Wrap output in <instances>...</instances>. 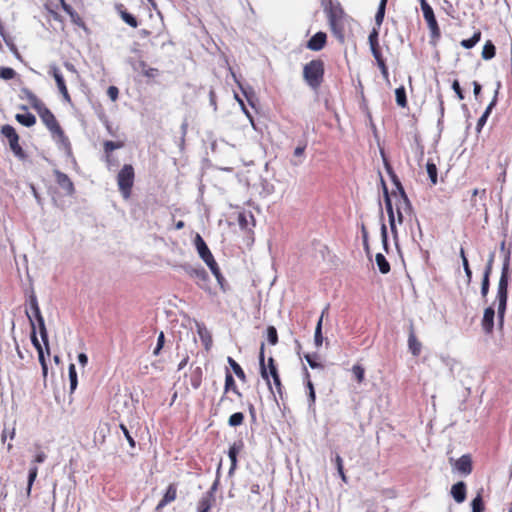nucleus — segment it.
<instances>
[{
  "mask_svg": "<svg viewBox=\"0 0 512 512\" xmlns=\"http://www.w3.org/2000/svg\"><path fill=\"white\" fill-rule=\"evenodd\" d=\"M427 25L430 30L431 37L439 38L440 37V28H439L437 20L431 21V22L427 23Z\"/></svg>",
  "mask_w": 512,
  "mask_h": 512,
  "instance_id": "49",
  "label": "nucleus"
},
{
  "mask_svg": "<svg viewBox=\"0 0 512 512\" xmlns=\"http://www.w3.org/2000/svg\"><path fill=\"white\" fill-rule=\"evenodd\" d=\"M451 495L457 503H462L466 499V484L460 481L451 488Z\"/></svg>",
  "mask_w": 512,
  "mask_h": 512,
  "instance_id": "23",
  "label": "nucleus"
},
{
  "mask_svg": "<svg viewBox=\"0 0 512 512\" xmlns=\"http://www.w3.org/2000/svg\"><path fill=\"white\" fill-rule=\"evenodd\" d=\"M500 86H501V83L498 82L497 89L495 91V94H494V97H493L492 101L489 103V105L486 107L484 113L478 119L477 125H476L477 131H480L483 128V126L485 125V123H486V121H487V119H488L492 109L495 107V105L497 103L498 90H499Z\"/></svg>",
  "mask_w": 512,
  "mask_h": 512,
  "instance_id": "18",
  "label": "nucleus"
},
{
  "mask_svg": "<svg viewBox=\"0 0 512 512\" xmlns=\"http://www.w3.org/2000/svg\"><path fill=\"white\" fill-rule=\"evenodd\" d=\"M122 20L132 28H136L138 26V21L134 15L127 11H121Z\"/></svg>",
  "mask_w": 512,
  "mask_h": 512,
  "instance_id": "40",
  "label": "nucleus"
},
{
  "mask_svg": "<svg viewBox=\"0 0 512 512\" xmlns=\"http://www.w3.org/2000/svg\"><path fill=\"white\" fill-rule=\"evenodd\" d=\"M352 373L355 376L358 383L363 382L364 376H365V370L361 365H359V364L353 365Z\"/></svg>",
  "mask_w": 512,
  "mask_h": 512,
  "instance_id": "44",
  "label": "nucleus"
},
{
  "mask_svg": "<svg viewBox=\"0 0 512 512\" xmlns=\"http://www.w3.org/2000/svg\"><path fill=\"white\" fill-rule=\"evenodd\" d=\"M457 471L464 475H469L472 471V460L467 454L462 455L454 464Z\"/></svg>",
  "mask_w": 512,
  "mask_h": 512,
  "instance_id": "19",
  "label": "nucleus"
},
{
  "mask_svg": "<svg viewBox=\"0 0 512 512\" xmlns=\"http://www.w3.org/2000/svg\"><path fill=\"white\" fill-rule=\"evenodd\" d=\"M158 70L155 68L147 67L143 70V74L148 78H153L157 75Z\"/></svg>",
  "mask_w": 512,
  "mask_h": 512,
  "instance_id": "64",
  "label": "nucleus"
},
{
  "mask_svg": "<svg viewBox=\"0 0 512 512\" xmlns=\"http://www.w3.org/2000/svg\"><path fill=\"white\" fill-rule=\"evenodd\" d=\"M438 101H439V114H440V117L438 119V127H441V125L443 123L444 110H445L442 95H438Z\"/></svg>",
  "mask_w": 512,
  "mask_h": 512,
  "instance_id": "53",
  "label": "nucleus"
},
{
  "mask_svg": "<svg viewBox=\"0 0 512 512\" xmlns=\"http://www.w3.org/2000/svg\"><path fill=\"white\" fill-rule=\"evenodd\" d=\"M463 269H464V272H465L466 277H467V282H468V283H470V282H471V280H472V271H471V269H470V266H469L468 260H465V261H464Z\"/></svg>",
  "mask_w": 512,
  "mask_h": 512,
  "instance_id": "63",
  "label": "nucleus"
},
{
  "mask_svg": "<svg viewBox=\"0 0 512 512\" xmlns=\"http://www.w3.org/2000/svg\"><path fill=\"white\" fill-rule=\"evenodd\" d=\"M224 391H225V393H227L228 391H233L239 397L242 396L241 392L238 390V388L235 384V380H234L232 374L229 371L226 372Z\"/></svg>",
  "mask_w": 512,
  "mask_h": 512,
  "instance_id": "28",
  "label": "nucleus"
},
{
  "mask_svg": "<svg viewBox=\"0 0 512 512\" xmlns=\"http://www.w3.org/2000/svg\"><path fill=\"white\" fill-rule=\"evenodd\" d=\"M20 98L26 99L35 110L44 104L30 89L26 87L21 88Z\"/></svg>",
  "mask_w": 512,
  "mask_h": 512,
  "instance_id": "21",
  "label": "nucleus"
},
{
  "mask_svg": "<svg viewBox=\"0 0 512 512\" xmlns=\"http://www.w3.org/2000/svg\"><path fill=\"white\" fill-rule=\"evenodd\" d=\"M68 374L70 381V392L73 393L78 384L76 367L73 363H71L68 367Z\"/></svg>",
  "mask_w": 512,
  "mask_h": 512,
  "instance_id": "34",
  "label": "nucleus"
},
{
  "mask_svg": "<svg viewBox=\"0 0 512 512\" xmlns=\"http://www.w3.org/2000/svg\"><path fill=\"white\" fill-rule=\"evenodd\" d=\"M391 177H392L393 183L396 186V189L399 192L398 194L393 193V196L396 198L395 210H396V214H397V219H398V222L401 224L403 222L404 214L411 213L412 206H411V203L404 191V188H403L401 182L397 178V176L394 173H391Z\"/></svg>",
  "mask_w": 512,
  "mask_h": 512,
  "instance_id": "4",
  "label": "nucleus"
},
{
  "mask_svg": "<svg viewBox=\"0 0 512 512\" xmlns=\"http://www.w3.org/2000/svg\"><path fill=\"white\" fill-rule=\"evenodd\" d=\"M422 12H423V17H424L426 23L436 20V17L434 15V11H433L432 7H430L429 9L423 10Z\"/></svg>",
  "mask_w": 512,
  "mask_h": 512,
  "instance_id": "55",
  "label": "nucleus"
},
{
  "mask_svg": "<svg viewBox=\"0 0 512 512\" xmlns=\"http://www.w3.org/2000/svg\"><path fill=\"white\" fill-rule=\"evenodd\" d=\"M396 103L398 106L404 108L407 106L406 90L404 86H400L395 90Z\"/></svg>",
  "mask_w": 512,
  "mask_h": 512,
  "instance_id": "33",
  "label": "nucleus"
},
{
  "mask_svg": "<svg viewBox=\"0 0 512 512\" xmlns=\"http://www.w3.org/2000/svg\"><path fill=\"white\" fill-rule=\"evenodd\" d=\"M375 260L378 269L382 274H387L390 272V264L382 253H377Z\"/></svg>",
  "mask_w": 512,
  "mask_h": 512,
  "instance_id": "30",
  "label": "nucleus"
},
{
  "mask_svg": "<svg viewBox=\"0 0 512 512\" xmlns=\"http://www.w3.org/2000/svg\"><path fill=\"white\" fill-rule=\"evenodd\" d=\"M264 343L261 344L260 353H259V365H260V373L264 380L267 381L269 389L272 390V385L269 377H273L274 375H278V370L275 364V361L272 357L268 359V367L265 365V355H264Z\"/></svg>",
  "mask_w": 512,
  "mask_h": 512,
  "instance_id": "7",
  "label": "nucleus"
},
{
  "mask_svg": "<svg viewBox=\"0 0 512 512\" xmlns=\"http://www.w3.org/2000/svg\"><path fill=\"white\" fill-rule=\"evenodd\" d=\"M36 111L47 129L51 132L52 137L57 140V142H59L64 148L70 149L69 139L66 137L54 114L45 106V104H43Z\"/></svg>",
  "mask_w": 512,
  "mask_h": 512,
  "instance_id": "2",
  "label": "nucleus"
},
{
  "mask_svg": "<svg viewBox=\"0 0 512 512\" xmlns=\"http://www.w3.org/2000/svg\"><path fill=\"white\" fill-rule=\"evenodd\" d=\"M201 378H202V371L198 367V368L195 369V371L191 375V379H190L191 386L194 389H198L200 387V385H201Z\"/></svg>",
  "mask_w": 512,
  "mask_h": 512,
  "instance_id": "42",
  "label": "nucleus"
},
{
  "mask_svg": "<svg viewBox=\"0 0 512 512\" xmlns=\"http://www.w3.org/2000/svg\"><path fill=\"white\" fill-rule=\"evenodd\" d=\"M493 261H494V252L490 253L489 259L487 261V265L485 267L484 273H487L488 276H490V274H491Z\"/></svg>",
  "mask_w": 512,
  "mask_h": 512,
  "instance_id": "62",
  "label": "nucleus"
},
{
  "mask_svg": "<svg viewBox=\"0 0 512 512\" xmlns=\"http://www.w3.org/2000/svg\"><path fill=\"white\" fill-rule=\"evenodd\" d=\"M361 234H362V241H363V247L367 254L370 253V247H369V239H368V231L364 224L361 225Z\"/></svg>",
  "mask_w": 512,
  "mask_h": 512,
  "instance_id": "51",
  "label": "nucleus"
},
{
  "mask_svg": "<svg viewBox=\"0 0 512 512\" xmlns=\"http://www.w3.org/2000/svg\"><path fill=\"white\" fill-rule=\"evenodd\" d=\"M244 447V443L242 440L235 441L232 445H230L228 450V457L231 461V466L229 469V475H232L237 468V457L238 454L242 451Z\"/></svg>",
  "mask_w": 512,
  "mask_h": 512,
  "instance_id": "14",
  "label": "nucleus"
},
{
  "mask_svg": "<svg viewBox=\"0 0 512 512\" xmlns=\"http://www.w3.org/2000/svg\"><path fill=\"white\" fill-rule=\"evenodd\" d=\"M177 498V485L175 483L169 484L166 489V492L163 495V498L157 504L155 510L157 512L161 511L165 506L169 503L173 502Z\"/></svg>",
  "mask_w": 512,
  "mask_h": 512,
  "instance_id": "15",
  "label": "nucleus"
},
{
  "mask_svg": "<svg viewBox=\"0 0 512 512\" xmlns=\"http://www.w3.org/2000/svg\"><path fill=\"white\" fill-rule=\"evenodd\" d=\"M220 468H221V464L219 465V467L217 469L216 479L214 480V482L211 485V487L209 488V490L207 492H205V494H207L209 496L215 497V493H216V491L218 489V486L220 484Z\"/></svg>",
  "mask_w": 512,
  "mask_h": 512,
  "instance_id": "43",
  "label": "nucleus"
},
{
  "mask_svg": "<svg viewBox=\"0 0 512 512\" xmlns=\"http://www.w3.org/2000/svg\"><path fill=\"white\" fill-rule=\"evenodd\" d=\"M107 95L112 101H116L119 95V90L116 86H110L107 90Z\"/></svg>",
  "mask_w": 512,
  "mask_h": 512,
  "instance_id": "58",
  "label": "nucleus"
},
{
  "mask_svg": "<svg viewBox=\"0 0 512 512\" xmlns=\"http://www.w3.org/2000/svg\"><path fill=\"white\" fill-rule=\"evenodd\" d=\"M426 170H427L429 179L431 181V184L436 185L437 184V175H438L436 164H434L431 161H428L426 164Z\"/></svg>",
  "mask_w": 512,
  "mask_h": 512,
  "instance_id": "35",
  "label": "nucleus"
},
{
  "mask_svg": "<svg viewBox=\"0 0 512 512\" xmlns=\"http://www.w3.org/2000/svg\"><path fill=\"white\" fill-rule=\"evenodd\" d=\"M134 177V168L130 164H125L117 175L118 188L124 199H128L131 196Z\"/></svg>",
  "mask_w": 512,
  "mask_h": 512,
  "instance_id": "5",
  "label": "nucleus"
},
{
  "mask_svg": "<svg viewBox=\"0 0 512 512\" xmlns=\"http://www.w3.org/2000/svg\"><path fill=\"white\" fill-rule=\"evenodd\" d=\"M381 182H382V186H383L384 200H385L386 211H387L388 218H389L390 229H391L394 239L396 240L397 239V229H396V219H395L394 207H393L392 200H391V197L388 192V188H387L384 180L381 179Z\"/></svg>",
  "mask_w": 512,
  "mask_h": 512,
  "instance_id": "11",
  "label": "nucleus"
},
{
  "mask_svg": "<svg viewBox=\"0 0 512 512\" xmlns=\"http://www.w3.org/2000/svg\"><path fill=\"white\" fill-rule=\"evenodd\" d=\"M305 359L307 361V363L309 364V366L312 368V369H315V368H323L322 364L316 362L314 359H313V356L310 355V354H306L305 355Z\"/></svg>",
  "mask_w": 512,
  "mask_h": 512,
  "instance_id": "59",
  "label": "nucleus"
},
{
  "mask_svg": "<svg viewBox=\"0 0 512 512\" xmlns=\"http://www.w3.org/2000/svg\"><path fill=\"white\" fill-rule=\"evenodd\" d=\"M1 133L4 137H6L9 141L10 149L20 159H24L26 157L22 147L19 145V136L16 133L15 129L11 125H4L1 128Z\"/></svg>",
  "mask_w": 512,
  "mask_h": 512,
  "instance_id": "8",
  "label": "nucleus"
},
{
  "mask_svg": "<svg viewBox=\"0 0 512 512\" xmlns=\"http://www.w3.org/2000/svg\"><path fill=\"white\" fill-rule=\"evenodd\" d=\"M370 47L371 46H378V31L377 29H373L368 37Z\"/></svg>",
  "mask_w": 512,
  "mask_h": 512,
  "instance_id": "56",
  "label": "nucleus"
},
{
  "mask_svg": "<svg viewBox=\"0 0 512 512\" xmlns=\"http://www.w3.org/2000/svg\"><path fill=\"white\" fill-rule=\"evenodd\" d=\"M303 77L311 88L317 89L320 87L324 78V62L321 59H314L305 64Z\"/></svg>",
  "mask_w": 512,
  "mask_h": 512,
  "instance_id": "3",
  "label": "nucleus"
},
{
  "mask_svg": "<svg viewBox=\"0 0 512 512\" xmlns=\"http://www.w3.org/2000/svg\"><path fill=\"white\" fill-rule=\"evenodd\" d=\"M480 39H481V32L476 31V32H474L472 37H470L468 39H463L460 44L465 49H471L480 41Z\"/></svg>",
  "mask_w": 512,
  "mask_h": 512,
  "instance_id": "32",
  "label": "nucleus"
},
{
  "mask_svg": "<svg viewBox=\"0 0 512 512\" xmlns=\"http://www.w3.org/2000/svg\"><path fill=\"white\" fill-rule=\"evenodd\" d=\"M49 74L53 76V78L57 84L58 90L61 93L63 99L66 102L70 103L71 97H70L68 89L66 87L64 77L56 64H51L49 66Z\"/></svg>",
  "mask_w": 512,
  "mask_h": 512,
  "instance_id": "10",
  "label": "nucleus"
},
{
  "mask_svg": "<svg viewBox=\"0 0 512 512\" xmlns=\"http://www.w3.org/2000/svg\"><path fill=\"white\" fill-rule=\"evenodd\" d=\"M496 54V48L495 45L491 40L486 41V43L483 46V50L481 53V56L484 60H491L495 57Z\"/></svg>",
  "mask_w": 512,
  "mask_h": 512,
  "instance_id": "29",
  "label": "nucleus"
},
{
  "mask_svg": "<svg viewBox=\"0 0 512 512\" xmlns=\"http://www.w3.org/2000/svg\"><path fill=\"white\" fill-rule=\"evenodd\" d=\"M510 256L511 252L508 250L504 256L501 275L498 282L497 288V296L496 299L498 301V311L497 317L499 326L502 327L504 324V317L507 308V300H508V285H509V266H510Z\"/></svg>",
  "mask_w": 512,
  "mask_h": 512,
  "instance_id": "1",
  "label": "nucleus"
},
{
  "mask_svg": "<svg viewBox=\"0 0 512 512\" xmlns=\"http://www.w3.org/2000/svg\"><path fill=\"white\" fill-rule=\"evenodd\" d=\"M46 459H47V455L43 451H38L35 454L34 459L31 463V466L28 471V481H27V488H26L27 497H29L31 495L32 486H33L34 481L38 475V468H37L36 464L37 463L41 464V463L45 462Z\"/></svg>",
  "mask_w": 512,
  "mask_h": 512,
  "instance_id": "9",
  "label": "nucleus"
},
{
  "mask_svg": "<svg viewBox=\"0 0 512 512\" xmlns=\"http://www.w3.org/2000/svg\"><path fill=\"white\" fill-rule=\"evenodd\" d=\"M452 89L454 90V92L456 93L457 97L459 100H463L464 99V94H463V91L460 87V84L457 80H454L453 83H452Z\"/></svg>",
  "mask_w": 512,
  "mask_h": 512,
  "instance_id": "57",
  "label": "nucleus"
},
{
  "mask_svg": "<svg viewBox=\"0 0 512 512\" xmlns=\"http://www.w3.org/2000/svg\"><path fill=\"white\" fill-rule=\"evenodd\" d=\"M494 318H495V310L492 306L487 307L484 310L483 319H482V328L485 333L490 334L494 329Z\"/></svg>",
  "mask_w": 512,
  "mask_h": 512,
  "instance_id": "17",
  "label": "nucleus"
},
{
  "mask_svg": "<svg viewBox=\"0 0 512 512\" xmlns=\"http://www.w3.org/2000/svg\"><path fill=\"white\" fill-rule=\"evenodd\" d=\"M228 363L232 368L233 372L235 373V375L239 379L245 381L246 376L241 366L232 357H228Z\"/></svg>",
  "mask_w": 512,
  "mask_h": 512,
  "instance_id": "37",
  "label": "nucleus"
},
{
  "mask_svg": "<svg viewBox=\"0 0 512 512\" xmlns=\"http://www.w3.org/2000/svg\"><path fill=\"white\" fill-rule=\"evenodd\" d=\"M194 245L202 260H205L212 256L210 249L208 248L207 244L205 243L204 239L201 237L200 234H196L194 239Z\"/></svg>",
  "mask_w": 512,
  "mask_h": 512,
  "instance_id": "20",
  "label": "nucleus"
},
{
  "mask_svg": "<svg viewBox=\"0 0 512 512\" xmlns=\"http://www.w3.org/2000/svg\"><path fill=\"white\" fill-rule=\"evenodd\" d=\"M186 272L194 279L197 280V284L202 289H208L207 283L209 275L206 270L202 267L193 268L191 266L186 268Z\"/></svg>",
  "mask_w": 512,
  "mask_h": 512,
  "instance_id": "13",
  "label": "nucleus"
},
{
  "mask_svg": "<svg viewBox=\"0 0 512 512\" xmlns=\"http://www.w3.org/2000/svg\"><path fill=\"white\" fill-rule=\"evenodd\" d=\"M304 371H305V377L307 379L306 387L308 389L309 408H311L314 405V403H315L316 394H315L313 383L310 380V374H309V372H308L306 367H304Z\"/></svg>",
  "mask_w": 512,
  "mask_h": 512,
  "instance_id": "26",
  "label": "nucleus"
},
{
  "mask_svg": "<svg viewBox=\"0 0 512 512\" xmlns=\"http://www.w3.org/2000/svg\"><path fill=\"white\" fill-rule=\"evenodd\" d=\"M244 421V414L242 412L233 413L228 419V425L231 427L240 426Z\"/></svg>",
  "mask_w": 512,
  "mask_h": 512,
  "instance_id": "39",
  "label": "nucleus"
},
{
  "mask_svg": "<svg viewBox=\"0 0 512 512\" xmlns=\"http://www.w3.org/2000/svg\"><path fill=\"white\" fill-rule=\"evenodd\" d=\"M381 239L385 251H388V234L386 225L384 223L381 225Z\"/></svg>",
  "mask_w": 512,
  "mask_h": 512,
  "instance_id": "52",
  "label": "nucleus"
},
{
  "mask_svg": "<svg viewBox=\"0 0 512 512\" xmlns=\"http://www.w3.org/2000/svg\"><path fill=\"white\" fill-rule=\"evenodd\" d=\"M215 497L203 494L197 503V512H209L215 503Z\"/></svg>",
  "mask_w": 512,
  "mask_h": 512,
  "instance_id": "25",
  "label": "nucleus"
},
{
  "mask_svg": "<svg viewBox=\"0 0 512 512\" xmlns=\"http://www.w3.org/2000/svg\"><path fill=\"white\" fill-rule=\"evenodd\" d=\"M388 0H380L376 15H375V22L378 26H381L384 16H385V9L386 4Z\"/></svg>",
  "mask_w": 512,
  "mask_h": 512,
  "instance_id": "36",
  "label": "nucleus"
},
{
  "mask_svg": "<svg viewBox=\"0 0 512 512\" xmlns=\"http://www.w3.org/2000/svg\"><path fill=\"white\" fill-rule=\"evenodd\" d=\"M408 348L412 355L415 357L420 355L422 349V344L420 341H418L412 325L410 327V332L408 336Z\"/></svg>",
  "mask_w": 512,
  "mask_h": 512,
  "instance_id": "22",
  "label": "nucleus"
},
{
  "mask_svg": "<svg viewBox=\"0 0 512 512\" xmlns=\"http://www.w3.org/2000/svg\"><path fill=\"white\" fill-rule=\"evenodd\" d=\"M26 316L28 317L30 325H31V342H32L33 346L35 347V349L37 350V352L42 351L43 348H42V346L37 338V335H36L35 321H33L32 317L28 311H26Z\"/></svg>",
  "mask_w": 512,
  "mask_h": 512,
  "instance_id": "27",
  "label": "nucleus"
},
{
  "mask_svg": "<svg viewBox=\"0 0 512 512\" xmlns=\"http://www.w3.org/2000/svg\"><path fill=\"white\" fill-rule=\"evenodd\" d=\"M28 302H29V306H30V310L31 312L26 309V311L29 312V314L31 315L32 319L36 320L37 324H38V328H39V333H40V336H41V339L47 349V351H49V346H48V332H47V329H46V326H45V321H44V318L41 314V311H40V307H39V304H38V300H37V297L34 293H32L30 296H29V299H28Z\"/></svg>",
  "mask_w": 512,
  "mask_h": 512,
  "instance_id": "6",
  "label": "nucleus"
},
{
  "mask_svg": "<svg viewBox=\"0 0 512 512\" xmlns=\"http://www.w3.org/2000/svg\"><path fill=\"white\" fill-rule=\"evenodd\" d=\"M267 340L271 345H276L278 342L277 330L274 326H268L267 328Z\"/></svg>",
  "mask_w": 512,
  "mask_h": 512,
  "instance_id": "46",
  "label": "nucleus"
},
{
  "mask_svg": "<svg viewBox=\"0 0 512 512\" xmlns=\"http://www.w3.org/2000/svg\"><path fill=\"white\" fill-rule=\"evenodd\" d=\"M323 340H324V338L322 335V317H319L316 328H315V333H314L315 345L317 347H320L323 343Z\"/></svg>",
  "mask_w": 512,
  "mask_h": 512,
  "instance_id": "38",
  "label": "nucleus"
},
{
  "mask_svg": "<svg viewBox=\"0 0 512 512\" xmlns=\"http://www.w3.org/2000/svg\"><path fill=\"white\" fill-rule=\"evenodd\" d=\"M21 109L25 110L26 113L16 114V120L25 127L33 126L36 123V117L32 113L27 111V106H21Z\"/></svg>",
  "mask_w": 512,
  "mask_h": 512,
  "instance_id": "24",
  "label": "nucleus"
},
{
  "mask_svg": "<svg viewBox=\"0 0 512 512\" xmlns=\"http://www.w3.org/2000/svg\"><path fill=\"white\" fill-rule=\"evenodd\" d=\"M55 180L59 187L64 190L67 196L75 194V187L69 176L60 170H54Z\"/></svg>",
  "mask_w": 512,
  "mask_h": 512,
  "instance_id": "12",
  "label": "nucleus"
},
{
  "mask_svg": "<svg viewBox=\"0 0 512 512\" xmlns=\"http://www.w3.org/2000/svg\"><path fill=\"white\" fill-rule=\"evenodd\" d=\"M273 379V384L277 390V392L280 394V396L282 395V384H281V380H280V376L279 374L278 375H274L272 377Z\"/></svg>",
  "mask_w": 512,
  "mask_h": 512,
  "instance_id": "61",
  "label": "nucleus"
},
{
  "mask_svg": "<svg viewBox=\"0 0 512 512\" xmlns=\"http://www.w3.org/2000/svg\"><path fill=\"white\" fill-rule=\"evenodd\" d=\"M120 428L123 432V434L125 435L129 445L134 448L135 447V440L133 439V437L130 435L129 433V430L127 429V427L123 424L120 425Z\"/></svg>",
  "mask_w": 512,
  "mask_h": 512,
  "instance_id": "54",
  "label": "nucleus"
},
{
  "mask_svg": "<svg viewBox=\"0 0 512 512\" xmlns=\"http://www.w3.org/2000/svg\"><path fill=\"white\" fill-rule=\"evenodd\" d=\"M427 25L430 30L431 37L439 38L440 37V28H439L437 20L431 21V22L427 23Z\"/></svg>",
  "mask_w": 512,
  "mask_h": 512,
  "instance_id": "48",
  "label": "nucleus"
},
{
  "mask_svg": "<svg viewBox=\"0 0 512 512\" xmlns=\"http://www.w3.org/2000/svg\"><path fill=\"white\" fill-rule=\"evenodd\" d=\"M331 460L335 464V467L337 469L338 475L340 476L342 481L344 483H347V477H346L345 472H344V466H343V459H342V457L338 453H335L334 457H332Z\"/></svg>",
  "mask_w": 512,
  "mask_h": 512,
  "instance_id": "31",
  "label": "nucleus"
},
{
  "mask_svg": "<svg viewBox=\"0 0 512 512\" xmlns=\"http://www.w3.org/2000/svg\"><path fill=\"white\" fill-rule=\"evenodd\" d=\"M326 39L324 32H317L308 40L306 47L312 51H320L325 46Z\"/></svg>",
  "mask_w": 512,
  "mask_h": 512,
  "instance_id": "16",
  "label": "nucleus"
},
{
  "mask_svg": "<svg viewBox=\"0 0 512 512\" xmlns=\"http://www.w3.org/2000/svg\"><path fill=\"white\" fill-rule=\"evenodd\" d=\"M373 57L375 58L376 62H379V60H384L382 57V54L378 46H371L370 47Z\"/></svg>",
  "mask_w": 512,
  "mask_h": 512,
  "instance_id": "60",
  "label": "nucleus"
},
{
  "mask_svg": "<svg viewBox=\"0 0 512 512\" xmlns=\"http://www.w3.org/2000/svg\"><path fill=\"white\" fill-rule=\"evenodd\" d=\"M16 75V72L14 69L10 67H1L0 68V78L4 80H10L13 79Z\"/></svg>",
  "mask_w": 512,
  "mask_h": 512,
  "instance_id": "47",
  "label": "nucleus"
},
{
  "mask_svg": "<svg viewBox=\"0 0 512 512\" xmlns=\"http://www.w3.org/2000/svg\"><path fill=\"white\" fill-rule=\"evenodd\" d=\"M124 146V143L121 142V141H118V142H114V141H105L104 144H103V147H104V151L106 154H109L111 153L112 151L116 150V149H120Z\"/></svg>",
  "mask_w": 512,
  "mask_h": 512,
  "instance_id": "41",
  "label": "nucleus"
},
{
  "mask_svg": "<svg viewBox=\"0 0 512 512\" xmlns=\"http://www.w3.org/2000/svg\"><path fill=\"white\" fill-rule=\"evenodd\" d=\"M472 512H483L484 504L481 495H477L471 502Z\"/></svg>",
  "mask_w": 512,
  "mask_h": 512,
  "instance_id": "45",
  "label": "nucleus"
},
{
  "mask_svg": "<svg viewBox=\"0 0 512 512\" xmlns=\"http://www.w3.org/2000/svg\"><path fill=\"white\" fill-rule=\"evenodd\" d=\"M489 277L490 276H488L487 273L483 274V279H482V283H481V295H482V297H486L488 292H489V287H490Z\"/></svg>",
  "mask_w": 512,
  "mask_h": 512,
  "instance_id": "50",
  "label": "nucleus"
}]
</instances>
